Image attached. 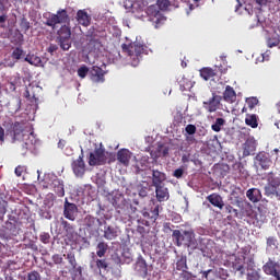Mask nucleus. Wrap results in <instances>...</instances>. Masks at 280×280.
Returning <instances> with one entry per match:
<instances>
[{"mask_svg":"<svg viewBox=\"0 0 280 280\" xmlns=\"http://www.w3.org/2000/svg\"><path fill=\"white\" fill-rule=\"evenodd\" d=\"M268 183L271 187H275L276 189L280 187V177L271 176L268 178Z\"/></svg>","mask_w":280,"mask_h":280,"instance_id":"obj_50","label":"nucleus"},{"mask_svg":"<svg viewBox=\"0 0 280 280\" xmlns=\"http://www.w3.org/2000/svg\"><path fill=\"white\" fill-rule=\"evenodd\" d=\"M132 159V153L128 149H120L117 152V161L119 165L128 167L130 165V160Z\"/></svg>","mask_w":280,"mask_h":280,"instance_id":"obj_12","label":"nucleus"},{"mask_svg":"<svg viewBox=\"0 0 280 280\" xmlns=\"http://www.w3.org/2000/svg\"><path fill=\"white\" fill-rule=\"evenodd\" d=\"M8 21V14H5V10H0V23H5Z\"/></svg>","mask_w":280,"mask_h":280,"instance_id":"obj_58","label":"nucleus"},{"mask_svg":"<svg viewBox=\"0 0 280 280\" xmlns=\"http://www.w3.org/2000/svg\"><path fill=\"white\" fill-rule=\"evenodd\" d=\"M136 272L143 279L148 277V262L143 258H139L135 267Z\"/></svg>","mask_w":280,"mask_h":280,"instance_id":"obj_20","label":"nucleus"},{"mask_svg":"<svg viewBox=\"0 0 280 280\" xmlns=\"http://www.w3.org/2000/svg\"><path fill=\"white\" fill-rule=\"evenodd\" d=\"M255 2L257 3V5H268V0H255Z\"/></svg>","mask_w":280,"mask_h":280,"instance_id":"obj_61","label":"nucleus"},{"mask_svg":"<svg viewBox=\"0 0 280 280\" xmlns=\"http://www.w3.org/2000/svg\"><path fill=\"white\" fill-rule=\"evenodd\" d=\"M138 195L140 196V198H147V196H148V188L147 187H141L139 189Z\"/></svg>","mask_w":280,"mask_h":280,"instance_id":"obj_57","label":"nucleus"},{"mask_svg":"<svg viewBox=\"0 0 280 280\" xmlns=\"http://www.w3.org/2000/svg\"><path fill=\"white\" fill-rule=\"evenodd\" d=\"M38 91H40V86L30 83L24 92V97L26 100H34V102H38V97H36V93H38Z\"/></svg>","mask_w":280,"mask_h":280,"instance_id":"obj_18","label":"nucleus"},{"mask_svg":"<svg viewBox=\"0 0 280 280\" xmlns=\"http://www.w3.org/2000/svg\"><path fill=\"white\" fill-rule=\"evenodd\" d=\"M25 57V50H23V48L21 47H16L12 54H11V58L13 60H21V58Z\"/></svg>","mask_w":280,"mask_h":280,"instance_id":"obj_35","label":"nucleus"},{"mask_svg":"<svg viewBox=\"0 0 280 280\" xmlns=\"http://www.w3.org/2000/svg\"><path fill=\"white\" fill-rule=\"evenodd\" d=\"M57 34V39L71 38V28L67 25H63L59 28Z\"/></svg>","mask_w":280,"mask_h":280,"instance_id":"obj_28","label":"nucleus"},{"mask_svg":"<svg viewBox=\"0 0 280 280\" xmlns=\"http://www.w3.org/2000/svg\"><path fill=\"white\" fill-rule=\"evenodd\" d=\"M167 154H170V148L160 145L156 154H152V156H154V159H160V156H167Z\"/></svg>","mask_w":280,"mask_h":280,"instance_id":"obj_37","label":"nucleus"},{"mask_svg":"<svg viewBox=\"0 0 280 280\" xmlns=\"http://www.w3.org/2000/svg\"><path fill=\"white\" fill-rule=\"evenodd\" d=\"M84 223L88 229H95V217L86 215L84 219Z\"/></svg>","mask_w":280,"mask_h":280,"instance_id":"obj_43","label":"nucleus"},{"mask_svg":"<svg viewBox=\"0 0 280 280\" xmlns=\"http://www.w3.org/2000/svg\"><path fill=\"white\" fill-rule=\"evenodd\" d=\"M255 163L259 165L261 170H270V167H272V151H270V153L266 151L257 153Z\"/></svg>","mask_w":280,"mask_h":280,"instance_id":"obj_5","label":"nucleus"},{"mask_svg":"<svg viewBox=\"0 0 280 280\" xmlns=\"http://www.w3.org/2000/svg\"><path fill=\"white\" fill-rule=\"evenodd\" d=\"M21 105H22L21 97L13 98L8 104L9 113L11 115H16V113H19V110H21Z\"/></svg>","mask_w":280,"mask_h":280,"instance_id":"obj_24","label":"nucleus"},{"mask_svg":"<svg viewBox=\"0 0 280 280\" xmlns=\"http://www.w3.org/2000/svg\"><path fill=\"white\" fill-rule=\"evenodd\" d=\"M5 3H8V0H0V10H5Z\"/></svg>","mask_w":280,"mask_h":280,"instance_id":"obj_64","label":"nucleus"},{"mask_svg":"<svg viewBox=\"0 0 280 280\" xmlns=\"http://www.w3.org/2000/svg\"><path fill=\"white\" fill-rule=\"evenodd\" d=\"M246 104H247L248 108L250 110H253V108H255V106H257V104H259V98H257L255 96L248 97V98H246Z\"/></svg>","mask_w":280,"mask_h":280,"instance_id":"obj_42","label":"nucleus"},{"mask_svg":"<svg viewBox=\"0 0 280 280\" xmlns=\"http://www.w3.org/2000/svg\"><path fill=\"white\" fill-rule=\"evenodd\" d=\"M223 100L224 102H228V104H233L235 100H237V94L235 93V90L231 85L225 86V91L223 92Z\"/></svg>","mask_w":280,"mask_h":280,"instance_id":"obj_22","label":"nucleus"},{"mask_svg":"<svg viewBox=\"0 0 280 280\" xmlns=\"http://www.w3.org/2000/svg\"><path fill=\"white\" fill-rule=\"evenodd\" d=\"M24 60L25 62H28V65H33L34 67H38L43 62V59H40V57L36 55H27Z\"/></svg>","mask_w":280,"mask_h":280,"instance_id":"obj_31","label":"nucleus"},{"mask_svg":"<svg viewBox=\"0 0 280 280\" xmlns=\"http://www.w3.org/2000/svg\"><path fill=\"white\" fill-rule=\"evenodd\" d=\"M57 42L63 51L71 49V37L57 39Z\"/></svg>","mask_w":280,"mask_h":280,"instance_id":"obj_32","label":"nucleus"},{"mask_svg":"<svg viewBox=\"0 0 280 280\" xmlns=\"http://www.w3.org/2000/svg\"><path fill=\"white\" fill-rule=\"evenodd\" d=\"M172 237L175 241L176 246L191 248V246L196 245V233H194V230H185L183 233L180 230H174Z\"/></svg>","mask_w":280,"mask_h":280,"instance_id":"obj_2","label":"nucleus"},{"mask_svg":"<svg viewBox=\"0 0 280 280\" xmlns=\"http://www.w3.org/2000/svg\"><path fill=\"white\" fill-rule=\"evenodd\" d=\"M77 21L80 25H83V27H89L91 25V16H89V13L84 10H79L77 12Z\"/></svg>","mask_w":280,"mask_h":280,"instance_id":"obj_23","label":"nucleus"},{"mask_svg":"<svg viewBox=\"0 0 280 280\" xmlns=\"http://www.w3.org/2000/svg\"><path fill=\"white\" fill-rule=\"evenodd\" d=\"M170 5V0H158L156 4H151L147 8V14L156 28L161 27V25H163V23L167 21V19L165 18V15H163L162 12L167 11Z\"/></svg>","mask_w":280,"mask_h":280,"instance_id":"obj_1","label":"nucleus"},{"mask_svg":"<svg viewBox=\"0 0 280 280\" xmlns=\"http://www.w3.org/2000/svg\"><path fill=\"white\" fill-rule=\"evenodd\" d=\"M84 164V160L82 159V155L79 156L78 160L72 162V170L75 174V176H84V172H86Z\"/></svg>","mask_w":280,"mask_h":280,"instance_id":"obj_17","label":"nucleus"},{"mask_svg":"<svg viewBox=\"0 0 280 280\" xmlns=\"http://www.w3.org/2000/svg\"><path fill=\"white\" fill-rule=\"evenodd\" d=\"M96 268L98 270H108V261L106 259H96Z\"/></svg>","mask_w":280,"mask_h":280,"instance_id":"obj_46","label":"nucleus"},{"mask_svg":"<svg viewBox=\"0 0 280 280\" xmlns=\"http://www.w3.org/2000/svg\"><path fill=\"white\" fill-rule=\"evenodd\" d=\"M0 141L1 143H3V141H5V129H3V127L0 126Z\"/></svg>","mask_w":280,"mask_h":280,"instance_id":"obj_59","label":"nucleus"},{"mask_svg":"<svg viewBox=\"0 0 280 280\" xmlns=\"http://www.w3.org/2000/svg\"><path fill=\"white\" fill-rule=\"evenodd\" d=\"M187 258L186 257H182L180 259L177 260L176 262V270H179L182 272H186L187 271Z\"/></svg>","mask_w":280,"mask_h":280,"instance_id":"obj_36","label":"nucleus"},{"mask_svg":"<svg viewBox=\"0 0 280 280\" xmlns=\"http://www.w3.org/2000/svg\"><path fill=\"white\" fill-rule=\"evenodd\" d=\"M26 280H43V276H40V272L32 270L27 272Z\"/></svg>","mask_w":280,"mask_h":280,"instance_id":"obj_40","label":"nucleus"},{"mask_svg":"<svg viewBox=\"0 0 280 280\" xmlns=\"http://www.w3.org/2000/svg\"><path fill=\"white\" fill-rule=\"evenodd\" d=\"M187 135H196V127L195 125H187L185 128Z\"/></svg>","mask_w":280,"mask_h":280,"instance_id":"obj_56","label":"nucleus"},{"mask_svg":"<svg viewBox=\"0 0 280 280\" xmlns=\"http://www.w3.org/2000/svg\"><path fill=\"white\" fill-rule=\"evenodd\" d=\"M225 211H226V213H233V215H235V217H237L240 213L237 211V209L233 208V206H231V205L225 206Z\"/></svg>","mask_w":280,"mask_h":280,"instance_id":"obj_54","label":"nucleus"},{"mask_svg":"<svg viewBox=\"0 0 280 280\" xmlns=\"http://www.w3.org/2000/svg\"><path fill=\"white\" fill-rule=\"evenodd\" d=\"M122 51L128 54L131 59L132 67H137L141 60V55L145 54V46L140 43L122 44Z\"/></svg>","mask_w":280,"mask_h":280,"instance_id":"obj_3","label":"nucleus"},{"mask_svg":"<svg viewBox=\"0 0 280 280\" xmlns=\"http://www.w3.org/2000/svg\"><path fill=\"white\" fill-rule=\"evenodd\" d=\"M247 280H261V275H259V271L253 270L247 273Z\"/></svg>","mask_w":280,"mask_h":280,"instance_id":"obj_49","label":"nucleus"},{"mask_svg":"<svg viewBox=\"0 0 280 280\" xmlns=\"http://www.w3.org/2000/svg\"><path fill=\"white\" fill-rule=\"evenodd\" d=\"M67 259H68V262L70 264V266L72 268H77L78 260H75V254H73L72 252L68 253L67 254Z\"/></svg>","mask_w":280,"mask_h":280,"instance_id":"obj_44","label":"nucleus"},{"mask_svg":"<svg viewBox=\"0 0 280 280\" xmlns=\"http://www.w3.org/2000/svg\"><path fill=\"white\" fill-rule=\"evenodd\" d=\"M51 259L56 266H59L65 261V259L62 258V256H60V254L52 255Z\"/></svg>","mask_w":280,"mask_h":280,"instance_id":"obj_53","label":"nucleus"},{"mask_svg":"<svg viewBox=\"0 0 280 280\" xmlns=\"http://www.w3.org/2000/svg\"><path fill=\"white\" fill-rule=\"evenodd\" d=\"M108 253V243L100 242L96 246V255L97 257H104Z\"/></svg>","mask_w":280,"mask_h":280,"instance_id":"obj_30","label":"nucleus"},{"mask_svg":"<svg viewBox=\"0 0 280 280\" xmlns=\"http://www.w3.org/2000/svg\"><path fill=\"white\" fill-rule=\"evenodd\" d=\"M89 73H91V71L89 70V67L86 66H82L78 69V75L79 78H86V75H89Z\"/></svg>","mask_w":280,"mask_h":280,"instance_id":"obj_45","label":"nucleus"},{"mask_svg":"<svg viewBox=\"0 0 280 280\" xmlns=\"http://www.w3.org/2000/svg\"><path fill=\"white\" fill-rule=\"evenodd\" d=\"M246 197L248 198L249 202H260L262 198L261 190L259 188H249L246 191Z\"/></svg>","mask_w":280,"mask_h":280,"instance_id":"obj_21","label":"nucleus"},{"mask_svg":"<svg viewBox=\"0 0 280 280\" xmlns=\"http://www.w3.org/2000/svg\"><path fill=\"white\" fill-rule=\"evenodd\" d=\"M222 102V96L213 93L212 97L208 101L203 102V108L207 113H215L220 108V104Z\"/></svg>","mask_w":280,"mask_h":280,"instance_id":"obj_8","label":"nucleus"},{"mask_svg":"<svg viewBox=\"0 0 280 280\" xmlns=\"http://www.w3.org/2000/svg\"><path fill=\"white\" fill-rule=\"evenodd\" d=\"M226 124V120L224 118H217L214 124L211 125V129L213 132H220L222 130V126Z\"/></svg>","mask_w":280,"mask_h":280,"instance_id":"obj_34","label":"nucleus"},{"mask_svg":"<svg viewBox=\"0 0 280 280\" xmlns=\"http://www.w3.org/2000/svg\"><path fill=\"white\" fill-rule=\"evenodd\" d=\"M106 164V151L102 148H97L94 152L90 153L89 165H105Z\"/></svg>","mask_w":280,"mask_h":280,"instance_id":"obj_6","label":"nucleus"},{"mask_svg":"<svg viewBox=\"0 0 280 280\" xmlns=\"http://www.w3.org/2000/svg\"><path fill=\"white\" fill-rule=\"evenodd\" d=\"M39 240L43 244H49V240H51V235H49V233L47 232H43L40 235H39Z\"/></svg>","mask_w":280,"mask_h":280,"instance_id":"obj_51","label":"nucleus"},{"mask_svg":"<svg viewBox=\"0 0 280 280\" xmlns=\"http://www.w3.org/2000/svg\"><path fill=\"white\" fill-rule=\"evenodd\" d=\"M58 50V46L57 45H50L48 48L49 54H54V51Z\"/></svg>","mask_w":280,"mask_h":280,"instance_id":"obj_62","label":"nucleus"},{"mask_svg":"<svg viewBox=\"0 0 280 280\" xmlns=\"http://www.w3.org/2000/svg\"><path fill=\"white\" fill-rule=\"evenodd\" d=\"M206 200H208V202H210V205H212V207H217V209H224V200L222 199V196L213 192L211 195H209Z\"/></svg>","mask_w":280,"mask_h":280,"instance_id":"obj_19","label":"nucleus"},{"mask_svg":"<svg viewBox=\"0 0 280 280\" xmlns=\"http://www.w3.org/2000/svg\"><path fill=\"white\" fill-rule=\"evenodd\" d=\"M153 207H151V209L144 208L142 210V215L143 218H145L147 220H149V222H156V220H159V209L160 206L154 203V200H151Z\"/></svg>","mask_w":280,"mask_h":280,"instance_id":"obj_10","label":"nucleus"},{"mask_svg":"<svg viewBox=\"0 0 280 280\" xmlns=\"http://www.w3.org/2000/svg\"><path fill=\"white\" fill-rule=\"evenodd\" d=\"M167 180V175L159 170H152V185L153 187L162 186Z\"/></svg>","mask_w":280,"mask_h":280,"instance_id":"obj_16","label":"nucleus"},{"mask_svg":"<svg viewBox=\"0 0 280 280\" xmlns=\"http://www.w3.org/2000/svg\"><path fill=\"white\" fill-rule=\"evenodd\" d=\"M262 272L269 277H275V279L280 280V264L269 258L262 266Z\"/></svg>","mask_w":280,"mask_h":280,"instance_id":"obj_7","label":"nucleus"},{"mask_svg":"<svg viewBox=\"0 0 280 280\" xmlns=\"http://www.w3.org/2000/svg\"><path fill=\"white\" fill-rule=\"evenodd\" d=\"M15 176H23V166L15 167Z\"/></svg>","mask_w":280,"mask_h":280,"instance_id":"obj_60","label":"nucleus"},{"mask_svg":"<svg viewBox=\"0 0 280 280\" xmlns=\"http://www.w3.org/2000/svg\"><path fill=\"white\" fill-rule=\"evenodd\" d=\"M279 247V243L277 241V237L269 236L267 237V248H272L273 250Z\"/></svg>","mask_w":280,"mask_h":280,"instance_id":"obj_39","label":"nucleus"},{"mask_svg":"<svg viewBox=\"0 0 280 280\" xmlns=\"http://www.w3.org/2000/svg\"><path fill=\"white\" fill-rule=\"evenodd\" d=\"M50 189L57 194L58 198H65V182L62 179L55 177L50 183Z\"/></svg>","mask_w":280,"mask_h":280,"instance_id":"obj_14","label":"nucleus"},{"mask_svg":"<svg viewBox=\"0 0 280 280\" xmlns=\"http://www.w3.org/2000/svg\"><path fill=\"white\" fill-rule=\"evenodd\" d=\"M65 145H67V141H65V140H59V142H58V148H60V150H63V149H65Z\"/></svg>","mask_w":280,"mask_h":280,"instance_id":"obj_63","label":"nucleus"},{"mask_svg":"<svg viewBox=\"0 0 280 280\" xmlns=\"http://www.w3.org/2000/svg\"><path fill=\"white\" fill-rule=\"evenodd\" d=\"M120 200H121V195H116L109 199V202L113 205V207H119Z\"/></svg>","mask_w":280,"mask_h":280,"instance_id":"obj_52","label":"nucleus"},{"mask_svg":"<svg viewBox=\"0 0 280 280\" xmlns=\"http://www.w3.org/2000/svg\"><path fill=\"white\" fill-rule=\"evenodd\" d=\"M20 27L22 30V32H28L30 31V21H27V19L22 18L21 22H20Z\"/></svg>","mask_w":280,"mask_h":280,"instance_id":"obj_48","label":"nucleus"},{"mask_svg":"<svg viewBox=\"0 0 280 280\" xmlns=\"http://www.w3.org/2000/svg\"><path fill=\"white\" fill-rule=\"evenodd\" d=\"M155 198L158 202H167L170 200V190L165 185L155 186Z\"/></svg>","mask_w":280,"mask_h":280,"instance_id":"obj_15","label":"nucleus"},{"mask_svg":"<svg viewBox=\"0 0 280 280\" xmlns=\"http://www.w3.org/2000/svg\"><path fill=\"white\" fill-rule=\"evenodd\" d=\"M218 73L215 72V70H213V68H202L200 70V75L202 78V80L209 81L211 80V78H215Z\"/></svg>","mask_w":280,"mask_h":280,"instance_id":"obj_26","label":"nucleus"},{"mask_svg":"<svg viewBox=\"0 0 280 280\" xmlns=\"http://www.w3.org/2000/svg\"><path fill=\"white\" fill-rule=\"evenodd\" d=\"M117 228H114L112 225L105 226L103 237L108 241L117 240L118 236Z\"/></svg>","mask_w":280,"mask_h":280,"instance_id":"obj_25","label":"nucleus"},{"mask_svg":"<svg viewBox=\"0 0 280 280\" xmlns=\"http://www.w3.org/2000/svg\"><path fill=\"white\" fill-rule=\"evenodd\" d=\"M183 174H185V170L184 168H176L173 173V176L175 178H183Z\"/></svg>","mask_w":280,"mask_h":280,"instance_id":"obj_55","label":"nucleus"},{"mask_svg":"<svg viewBox=\"0 0 280 280\" xmlns=\"http://www.w3.org/2000/svg\"><path fill=\"white\" fill-rule=\"evenodd\" d=\"M245 124L246 126H249V128H257V126H259L255 114H246Z\"/></svg>","mask_w":280,"mask_h":280,"instance_id":"obj_27","label":"nucleus"},{"mask_svg":"<svg viewBox=\"0 0 280 280\" xmlns=\"http://www.w3.org/2000/svg\"><path fill=\"white\" fill-rule=\"evenodd\" d=\"M61 226L66 231L67 235H73L75 233V225L69 223L68 221L62 220Z\"/></svg>","mask_w":280,"mask_h":280,"instance_id":"obj_33","label":"nucleus"},{"mask_svg":"<svg viewBox=\"0 0 280 280\" xmlns=\"http://www.w3.org/2000/svg\"><path fill=\"white\" fill-rule=\"evenodd\" d=\"M104 75H106V71H104L101 67L93 66L90 70V80L96 84L104 82Z\"/></svg>","mask_w":280,"mask_h":280,"instance_id":"obj_13","label":"nucleus"},{"mask_svg":"<svg viewBox=\"0 0 280 280\" xmlns=\"http://www.w3.org/2000/svg\"><path fill=\"white\" fill-rule=\"evenodd\" d=\"M8 212V201L0 198V218H3Z\"/></svg>","mask_w":280,"mask_h":280,"instance_id":"obj_47","label":"nucleus"},{"mask_svg":"<svg viewBox=\"0 0 280 280\" xmlns=\"http://www.w3.org/2000/svg\"><path fill=\"white\" fill-rule=\"evenodd\" d=\"M279 45H280V37L279 36H272V37L267 39V46L269 48L279 47Z\"/></svg>","mask_w":280,"mask_h":280,"instance_id":"obj_38","label":"nucleus"},{"mask_svg":"<svg viewBox=\"0 0 280 280\" xmlns=\"http://www.w3.org/2000/svg\"><path fill=\"white\" fill-rule=\"evenodd\" d=\"M78 215V206L75 203L69 202V199H65L63 203V217L71 222H74Z\"/></svg>","mask_w":280,"mask_h":280,"instance_id":"obj_9","label":"nucleus"},{"mask_svg":"<svg viewBox=\"0 0 280 280\" xmlns=\"http://www.w3.org/2000/svg\"><path fill=\"white\" fill-rule=\"evenodd\" d=\"M254 151H255V142L247 140L243 144V156H250L252 152Z\"/></svg>","mask_w":280,"mask_h":280,"instance_id":"obj_29","label":"nucleus"},{"mask_svg":"<svg viewBox=\"0 0 280 280\" xmlns=\"http://www.w3.org/2000/svg\"><path fill=\"white\" fill-rule=\"evenodd\" d=\"M11 135H12V141L13 143L15 141H23V137H25V129L23 127L22 122L15 121L12 126H11Z\"/></svg>","mask_w":280,"mask_h":280,"instance_id":"obj_11","label":"nucleus"},{"mask_svg":"<svg viewBox=\"0 0 280 280\" xmlns=\"http://www.w3.org/2000/svg\"><path fill=\"white\" fill-rule=\"evenodd\" d=\"M62 23H69V14L65 9L58 10L56 14H50L47 18L45 25H47L48 27H52V30H55L56 25Z\"/></svg>","mask_w":280,"mask_h":280,"instance_id":"obj_4","label":"nucleus"},{"mask_svg":"<svg viewBox=\"0 0 280 280\" xmlns=\"http://www.w3.org/2000/svg\"><path fill=\"white\" fill-rule=\"evenodd\" d=\"M276 194L277 188H275V186H270V184L265 186V196H267L268 198H272V196H276Z\"/></svg>","mask_w":280,"mask_h":280,"instance_id":"obj_41","label":"nucleus"}]
</instances>
